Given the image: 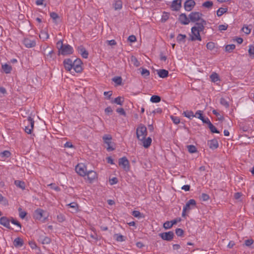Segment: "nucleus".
Returning <instances> with one entry per match:
<instances>
[{"label":"nucleus","instance_id":"8","mask_svg":"<svg viewBox=\"0 0 254 254\" xmlns=\"http://www.w3.org/2000/svg\"><path fill=\"white\" fill-rule=\"evenodd\" d=\"M202 16V14L199 12H191L189 15V17L190 21L195 22L200 20Z\"/></svg>","mask_w":254,"mask_h":254},{"label":"nucleus","instance_id":"34","mask_svg":"<svg viewBox=\"0 0 254 254\" xmlns=\"http://www.w3.org/2000/svg\"><path fill=\"white\" fill-rule=\"evenodd\" d=\"M236 46L234 44L227 45L225 46V51L231 53L235 49Z\"/></svg>","mask_w":254,"mask_h":254},{"label":"nucleus","instance_id":"13","mask_svg":"<svg viewBox=\"0 0 254 254\" xmlns=\"http://www.w3.org/2000/svg\"><path fill=\"white\" fill-rule=\"evenodd\" d=\"M195 4V2L193 0H187L184 3V7L186 10L190 11L192 10Z\"/></svg>","mask_w":254,"mask_h":254},{"label":"nucleus","instance_id":"28","mask_svg":"<svg viewBox=\"0 0 254 254\" xmlns=\"http://www.w3.org/2000/svg\"><path fill=\"white\" fill-rule=\"evenodd\" d=\"M10 222L13 224L18 226V229L16 231L18 232L21 228V225L19 222L14 219L13 217L10 218Z\"/></svg>","mask_w":254,"mask_h":254},{"label":"nucleus","instance_id":"22","mask_svg":"<svg viewBox=\"0 0 254 254\" xmlns=\"http://www.w3.org/2000/svg\"><path fill=\"white\" fill-rule=\"evenodd\" d=\"M157 74L160 77L165 78L168 76L169 72L166 69H159L157 70Z\"/></svg>","mask_w":254,"mask_h":254},{"label":"nucleus","instance_id":"62","mask_svg":"<svg viewBox=\"0 0 254 254\" xmlns=\"http://www.w3.org/2000/svg\"><path fill=\"white\" fill-rule=\"evenodd\" d=\"M116 111L117 113H118L120 115H123L125 116L126 115V112L125 111L124 109L122 108H118L116 110Z\"/></svg>","mask_w":254,"mask_h":254},{"label":"nucleus","instance_id":"45","mask_svg":"<svg viewBox=\"0 0 254 254\" xmlns=\"http://www.w3.org/2000/svg\"><path fill=\"white\" fill-rule=\"evenodd\" d=\"M40 38H43L45 39H48L49 37V35L47 31H42L41 32V34L39 35Z\"/></svg>","mask_w":254,"mask_h":254},{"label":"nucleus","instance_id":"48","mask_svg":"<svg viewBox=\"0 0 254 254\" xmlns=\"http://www.w3.org/2000/svg\"><path fill=\"white\" fill-rule=\"evenodd\" d=\"M115 237L116 238V240L118 242H123L125 241L124 237L123 235L120 234H115Z\"/></svg>","mask_w":254,"mask_h":254},{"label":"nucleus","instance_id":"29","mask_svg":"<svg viewBox=\"0 0 254 254\" xmlns=\"http://www.w3.org/2000/svg\"><path fill=\"white\" fill-rule=\"evenodd\" d=\"M113 5L115 10L120 9L122 7V1L120 0H116Z\"/></svg>","mask_w":254,"mask_h":254},{"label":"nucleus","instance_id":"20","mask_svg":"<svg viewBox=\"0 0 254 254\" xmlns=\"http://www.w3.org/2000/svg\"><path fill=\"white\" fill-rule=\"evenodd\" d=\"M77 50L83 58L87 59L88 56V53L83 46L78 47Z\"/></svg>","mask_w":254,"mask_h":254},{"label":"nucleus","instance_id":"49","mask_svg":"<svg viewBox=\"0 0 254 254\" xmlns=\"http://www.w3.org/2000/svg\"><path fill=\"white\" fill-rule=\"evenodd\" d=\"M172 226H172V225H171V221H169L165 222L163 224V227L165 229H170L172 227Z\"/></svg>","mask_w":254,"mask_h":254},{"label":"nucleus","instance_id":"54","mask_svg":"<svg viewBox=\"0 0 254 254\" xmlns=\"http://www.w3.org/2000/svg\"><path fill=\"white\" fill-rule=\"evenodd\" d=\"M18 211L19 212V217L23 219L26 215L27 213L24 211H22L21 208H19Z\"/></svg>","mask_w":254,"mask_h":254},{"label":"nucleus","instance_id":"61","mask_svg":"<svg viewBox=\"0 0 254 254\" xmlns=\"http://www.w3.org/2000/svg\"><path fill=\"white\" fill-rule=\"evenodd\" d=\"M53 53L54 52L53 50L49 51L48 54H47L46 56V58L50 60L54 59Z\"/></svg>","mask_w":254,"mask_h":254},{"label":"nucleus","instance_id":"1","mask_svg":"<svg viewBox=\"0 0 254 254\" xmlns=\"http://www.w3.org/2000/svg\"><path fill=\"white\" fill-rule=\"evenodd\" d=\"M195 23V25L191 28L192 36L190 38L191 41H201L200 36V32L203 31L204 26L206 25V21L203 19H201Z\"/></svg>","mask_w":254,"mask_h":254},{"label":"nucleus","instance_id":"18","mask_svg":"<svg viewBox=\"0 0 254 254\" xmlns=\"http://www.w3.org/2000/svg\"><path fill=\"white\" fill-rule=\"evenodd\" d=\"M179 21L181 24L184 25H187L190 22L189 17H187L186 14L185 13H182L179 15Z\"/></svg>","mask_w":254,"mask_h":254},{"label":"nucleus","instance_id":"11","mask_svg":"<svg viewBox=\"0 0 254 254\" xmlns=\"http://www.w3.org/2000/svg\"><path fill=\"white\" fill-rule=\"evenodd\" d=\"M196 201L193 199L189 200L184 207V211H189L191 209L195 207Z\"/></svg>","mask_w":254,"mask_h":254},{"label":"nucleus","instance_id":"2","mask_svg":"<svg viewBox=\"0 0 254 254\" xmlns=\"http://www.w3.org/2000/svg\"><path fill=\"white\" fill-rule=\"evenodd\" d=\"M57 47L59 50V55H68L72 54L73 51L71 46L68 44H63L62 40H60L57 43Z\"/></svg>","mask_w":254,"mask_h":254},{"label":"nucleus","instance_id":"5","mask_svg":"<svg viewBox=\"0 0 254 254\" xmlns=\"http://www.w3.org/2000/svg\"><path fill=\"white\" fill-rule=\"evenodd\" d=\"M75 171L81 176H85L87 171L86 167L83 164H78L75 167Z\"/></svg>","mask_w":254,"mask_h":254},{"label":"nucleus","instance_id":"50","mask_svg":"<svg viewBox=\"0 0 254 254\" xmlns=\"http://www.w3.org/2000/svg\"><path fill=\"white\" fill-rule=\"evenodd\" d=\"M48 186H50L51 189H52L57 191H59L61 190V189L60 188V187H59L58 186H57L54 183H52L51 184H49Z\"/></svg>","mask_w":254,"mask_h":254},{"label":"nucleus","instance_id":"21","mask_svg":"<svg viewBox=\"0 0 254 254\" xmlns=\"http://www.w3.org/2000/svg\"><path fill=\"white\" fill-rule=\"evenodd\" d=\"M208 145L212 149H216L218 147V143L217 140L213 139L208 141Z\"/></svg>","mask_w":254,"mask_h":254},{"label":"nucleus","instance_id":"36","mask_svg":"<svg viewBox=\"0 0 254 254\" xmlns=\"http://www.w3.org/2000/svg\"><path fill=\"white\" fill-rule=\"evenodd\" d=\"M248 52L250 57L252 58H254V45H251L249 46Z\"/></svg>","mask_w":254,"mask_h":254},{"label":"nucleus","instance_id":"44","mask_svg":"<svg viewBox=\"0 0 254 254\" xmlns=\"http://www.w3.org/2000/svg\"><path fill=\"white\" fill-rule=\"evenodd\" d=\"M132 215L136 218H139L143 217V215L139 211L134 210L132 212Z\"/></svg>","mask_w":254,"mask_h":254},{"label":"nucleus","instance_id":"59","mask_svg":"<svg viewBox=\"0 0 254 254\" xmlns=\"http://www.w3.org/2000/svg\"><path fill=\"white\" fill-rule=\"evenodd\" d=\"M51 242V239L48 237H45L42 240V243L43 244H49Z\"/></svg>","mask_w":254,"mask_h":254},{"label":"nucleus","instance_id":"42","mask_svg":"<svg viewBox=\"0 0 254 254\" xmlns=\"http://www.w3.org/2000/svg\"><path fill=\"white\" fill-rule=\"evenodd\" d=\"M211 81L213 82H216L219 80L218 74L215 72L213 73L210 76Z\"/></svg>","mask_w":254,"mask_h":254},{"label":"nucleus","instance_id":"3","mask_svg":"<svg viewBox=\"0 0 254 254\" xmlns=\"http://www.w3.org/2000/svg\"><path fill=\"white\" fill-rule=\"evenodd\" d=\"M136 135L138 139L143 140L147 135V128L142 124H140L136 129Z\"/></svg>","mask_w":254,"mask_h":254},{"label":"nucleus","instance_id":"19","mask_svg":"<svg viewBox=\"0 0 254 254\" xmlns=\"http://www.w3.org/2000/svg\"><path fill=\"white\" fill-rule=\"evenodd\" d=\"M45 212L42 209L38 208L34 212V217L36 219L40 220L42 217H45Z\"/></svg>","mask_w":254,"mask_h":254},{"label":"nucleus","instance_id":"39","mask_svg":"<svg viewBox=\"0 0 254 254\" xmlns=\"http://www.w3.org/2000/svg\"><path fill=\"white\" fill-rule=\"evenodd\" d=\"M10 155V152L8 150H5L0 153V156L1 158H8Z\"/></svg>","mask_w":254,"mask_h":254},{"label":"nucleus","instance_id":"38","mask_svg":"<svg viewBox=\"0 0 254 254\" xmlns=\"http://www.w3.org/2000/svg\"><path fill=\"white\" fill-rule=\"evenodd\" d=\"M139 70H141V74L143 76L145 77L148 76L150 74L149 71L146 69L140 68Z\"/></svg>","mask_w":254,"mask_h":254},{"label":"nucleus","instance_id":"33","mask_svg":"<svg viewBox=\"0 0 254 254\" xmlns=\"http://www.w3.org/2000/svg\"><path fill=\"white\" fill-rule=\"evenodd\" d=\"M187 36L185 34H180L178 35L177 37V40L178 42H185V39L186 38Z\"/></svg>","mask_w":254,"mask_h":254},{"label":"nucleus","instance_id":"47","mask_svg":"<svg viewBox=\"0 0 254 254\" xmlns=\"http://www.w3.org/2000/svg\"><path fill=\"white\" fill-rule=\"evenodd\" d=\"M169 13L164 12L162 16L161 21L163 22H166L169 19Z\"/></svg>","mask_w":254,"mask_h":254},{"label":"nucleus","instance_id":"51","mask_svg":"<svg viewBox=\"0 0 254 254\" xmlns=\"http://www.w3.org/2000/svg\"><path fill=\"white\" fill-rule=\"evenodd\" d=\"M207 49L212 50L215 48V44L213 42H209L206 44Z\"/></svg>","mask_w":254,"mask_h":254},{"label":"nucleus","instance_id":"58","mask_svg":"<svg viewBox=\"0 0 254 254\" xmlns=\"http://www.w3.org/2000/svg\"><path fill=\"white\" fill-rule=\"evenodd\" d=\"M228 24L219 25L218 26V29L220 31L226 30L228 28Z\"/></svg>","mask_w":254,"mask_h":254},{"label":"nucleus","instance_id":"4","mask_svg":"<svg viewBox=\"0 0 254 254\" xmlns=\"http://www.w3.org/2000/svg\"><path fill=\"white\" fill-rule=\"evenodd\" d=\"M104 142L107 145V149L108 151H113L115 148L111 146L112 137L110 134H105L103 136Z\"/></svg>","mask_w":254,"mask_h":254},{"label":"nucleus","instance_id":"24","mask_svg":"<svg viewBox=\"0 0 254 254\" xmlns=\"http://www.w3.org/2000/svg\"><path fill=\"white\" fill-rule=\"evenodd\" d=\"M140 140L142 142L143 146L146 148L150 146L152 142V139L150 137H148L147 139L144 138L143 140Z\"/></svg>","mask_w":254,"mask_h":254},{"label":"nucleus","instance_id":"14","mask_svg":"<svg viewBox=\"0 0 254 254\" xmlns=\"http://www.w3.org/2000/svg\"><path fill=\"white\" fill-rule=\"evenodd\" d=\"M64 67L67 71H71L73 69V61L70 59H66L63 62Z\"/></svg>","mask_w":254,"mask_h":254},{"label":"nucleus","instance_id":"55","mask_svg":"<svg viewBox=\"0 0 254 254\" xmlns=\"http://www.w3.org/2000/svg\"><path fill=\"white\" fill-rule=\"evenodd\" d=\"M175 233L178 236H182L184 234V231L181 228L176 229Z\"/></svg>","mask_w":254,"mask_h":254},{"label":"nucleus","instance_id":"16","mask_svg":"<svg viewBox=\"0 0 254 254\" xmlns=\"http://www.w3.org/2000/svg\"><path fill=\"white\" fill-rule=\"evenodd\" d=\"M10 219L5 216L0 218V224L9 229H11L10 226Z\"/></svg>","mask_w":254,"mask_h":254},{"label":"nucleus","instance_id":"30","mask_svg":"<svg viewBox=\"0 0 254 254\" xmlns=\"http://www.w3.org/2000/svg\"><path fill=\"white\" fill-rule=\"evenodd\" d=\"M124 98L121 96H119L114 99L113 102L118 105H122L124 103Z\"/></svg>","mask_w":254,"mask_h":254},{"label":"nucleus","instance_id":"57","mask_svg":"<svg viewBox=\"0 0 254 254\" xmlns=\"http://www.w3.org/2000/svg\"><path fill=\"white\" fill-rule=\"evenodd\" d=\"M0 202L2 203L4 205L8 204V201L0 193Z\"/></svg>","mask_w":254,"mask_h":254},{"label":"nucleus","instance_id":"46","mask_svg":"<svg viewBox=\"0 0 254 254\" xmlns=\"http://www.w3.org/2000/svg\"><path fill=\"white\" fill-rule=\"evenodd\" d=\"M113 81H114L118 85H121L122 81V79L120 76H116L113 78Z\"/></svg>","mask_w":254,"mask_h":254},{"label":"nucleus","instance_id":"17","mask_svg":"<svg viewBox=\"0 0 254 254\" xmlns=\"http://www.w3.org/2000/svg\"><path fill=\"white\" fill-rule=\"evenodd\" d=\"M182 0H174L172 3L171 8L174 11H178L181 7Z\"/></svg>","mask_w":254,"mask_h":254},{"label":"nucleus","instance_id":"35","mask_svg":"<svg viewBox=\"0 0 254 254\" xmlns=\"http://www.w3.org/2000/svg\"><path fill=\"white\" fill-rule=\"evenodd\" d=\"M161 101V97L158 95H153L150 98V101L152 103H158Z\"/></svg>","mask_w":254,"mask_h":254},{"label":"nucleus","instance_id":"26","mask_svg":"<svg viewBox=\"0 0 254 254\" xmlns=\"http://www.w3.org/2000/svg\"><path fill=\"white\" fill-rule=\"evenodd\" d=\"M2 69L5 73H9L12 69V67L9 64H6L2 65Z\"/></svg>","mask_w":254,"mask_h":254},{"label":"nucleus","instance_id":"40","mask_svg":"<svg viewBox=\"0 0 254 254\" xmlns=\"http://www.w3.org/2000/svg\"><path fill=\"white\" fill-rule=\"evenodd\" d=\"M208 126L210 131L212 133H219V131L217 129V128L215 127L214 126H213V125L211 123H210Z\"/></svg>","mask_w":254,"mask_h":254},{"label":"nucleus","instance_id":"32","mask_svg":"<svg viewBox=\"0 0 254 254\" xmlns=\"http://www.w3.org/2000/svg\"><path fill=\"white\" fill-rule=\"evenodd\" d=\"M188 151L190 153H193L197 152L196 147L193 145H189L187 146Z\"/></svg>","mask_w":254,"mask_h":254},{"label":"nucleus","instance_id":"63","mask_svg":"<svg viewBox=\"0 0 254 254\" xmlns=\"http://www.w3.org/2000/svg\"><path fill=\"white\" fill-rule=\"evenodd\" d=\"M200 198L203 201H206L209 199V196L208 194L206 193H202L201 195Z\"/></svg>","mask_w":254,"mask_h":254},{"label":"nucleus","instance_id":"56","mask_svg":"<svg viewBox=\"0 0 254 254\" xmlns=\"http://www.w3.org/2000/svg\"><path fill=\"white\" fill-rule=\"evenodd\" d=\"M171 118L173 123L176 125L178 124L180 122V119L177 117L172 116H171Z\"/></svg>","mask_w":254,"mask_h":254},{"label":"nucleus","instance_id":"27","mask_svg":"<svg viewBox=\"0 0 254 254\" xmlns=\"http://www.w3.org/2000/svg\"><path fill=\"white\" fill-rule=\"evenodd\" d=\"M183 115L189 119H191V117H196V115H193V113L191 111H184L183 113Z\"/></svg>","mask_w":254,"mask_h":254},{"label":"nucleus","instance_id":"41","mask_svg":"<svg viewBox=\"0 0 254 254\" xmlns=\"http://www.w3.org/2000/svg\"><path fill=\"white\" fill-rule=\"evenodd\" d=\"M220 104L225 106L226 108L229 107V104L228 102L224 98H221L220 100Z\"/></svg>","mask_w":254,"mask_h":254},{"label":"nucleus","instance_id":"7","mask_svg":"<svg viewBox=\"0 0 254 254\" xmlns=\"http://www.w3.org/2000/svg\"><path fill=\"white\" fill-rule=\"evenodd\" d=\"M119 165L122 166L124 170L126 171H128L129 169V161L126 157L119 159Z\"/></svg>","mask_w":254,"mask_h":254},{"label":"nucleus","instance_id":"43","mask_svg":"<svg viewBox=\"0 0 254 254\" xmlns=\"http://www.w3.org/2000/svg\"><path fill=\"white\" fill-rule=\"evenodd\" d=\"M131 63L136 67H138L140 65V63L138 62L137 59L134 56H132L131 57Z\"/></svg>","mask_w":254,"mask_h":254},{"label":"nucleus","instance_id":"60","mask_svg":"<svg viewBox=\"0 0 254 254\" xmlns=\"http://www.w3.org/2000/svg\"><path fill=\"white\" fill-rule=\"evenodd\" d=\"M202 111L200 110L197 111L195 115H196L195 117H197L198 119L201 120V119L203 118V116H202Z\"/></svg>","mask_w":254,"mask_h":254},{"label":"nucleus","instance_id":"10","mask_svg":"<svg viewBox=\"0 0 254 254\" xmlns=\"http://www.w3.org/2000/svg\"><path fill=\"white\" fill-rule=\"evenodd\" d=\"M27 122H28V124L30 125V126H28L25 127V131L28 134H31L32 131L33 129L34 121L31 117H29L28 118Z\"/></svg>","mask_w":254,"mask_h":254},{"label":"nucleus","instance_id":"52","mask_svg":"<svg viewBox=\"0 0 254 254\" xmlns=\"http://www.w3.org/2000/svg\"><path fill=\"white\" fill-rule=\"evenodd\" d=\"M69 207L73 209L74 210L77 211L78 205L76 202H71L67 205Z\"/></svg>","mask_w":254,"mask_h":254},{"label":"nucleus","instance_id":"9","mask_svg":"<svg viewBox=\"0 0 254 254\" xmlns=\"http://www.w3.org/2000/svg\"><path fill=\"white\" fill-rule=\"evenodd\" d=\"M82 62L80 59H76L73 62V69L76 72H80L82 70Z\"/></svg>","mask_w":254,"mask_h":254},{"label":"nucleus","instance_id":"31","mask_svg":"<svg viewBox=\"0 0 254 254\" xmlns=\"http://www.w3.org/2000/svg\"><path fill=\"white\" fill-rule=\"evenodd\" d=\"M228 10L227 8L220 7L217 11V15L218 17L221 16L224 13H226Z\"/></svg>","mask_w":254,"mask_h":254},{"label":"nucleus","instance_id":"64","mask_svg":"<svg viewBox=\"0 0 254 254\" xmlns=\"http://www.w3.org/2000/svg\"><path fill=\"white\" fill-rule=\"evenodd\" d=\"M254 243V241L253 239H248L245 241V245L246 246L250 247Z\"/></svg>","mask_w":254,"mask_h":254},{"label":"nucleus","instance_id":"6","mask_svg":"<svg viewBox=\"0 0 254 254\" xmlns=\"http://www.w3.org/2000/svg\"><path fill=\"white\" fill-rule=\"evenodd\" d=\"M159 236L163 240L167 241H171L174 237V233L173 231H169L168 232H163L159 234Z\"/></svg>","mask_w":254,"mask_h":254},{"label":"nucleus","instance_id":"25","mask_svg":"<svg viewBox=\"0 0 254 254\" xmlns=\"http://www.w3.org/2000/svg\"><path fill=\"white\" fill-rule=\"evenodd\" d=\"M14 184L16 187L21 189L22 190H25V184L23 181L20 180H16L14 182Z\"/></svg>","mask_w":254,"mask_h":254},{"label":"nucleus","instance_id":"23","mask_svg":"<svg viewBox=\"0 0 254 254\" xmlns=\"http://www.w3.org/2000/svg\"><path fill=\"white\" fill-rule=\"evenodd\" d=\"M24 242L23 240L19 238H16L13 241V245L15 247H21L23 245Z\"/></svg>","mask_w":254,"mask_h":254},{"label":"nucleus","instance_id":"15","mask_svg":"<svg viewBox=\"0 0 254 254\" xmlns=\"http://www.w3.org/2000/svg\"><path fill=\"white\" fill-rule=\"evenodd\" d=\"M86 176H87V180L90 183L97 178V174L94 171H87Z\"/></svg>","mask_w":254,"mask_h":254},{"label":"nucleus","instance_id":"53","mask_svg":"<svg viewBox=\"0 0 254 254\" xmlns=\"http://www.w3.org/2000/svg\"><path fill=\"white\" fill-rule=\"evenodd\" d=\"M242 30L246 34H249L251 33V29L248 26H244L242 29Z\"/></svg>","mask_w":254,"mask_h":254},{"label":"nucleus","instance_id":"37","mask_svg":"<svg viewBox=\"0 0 254 254\" xmlns=\"http://www.w3.org/2000/svg\"><path fill=\"white\" fill-rule=\"evenodd\" d=\"M213 4L212 1H206L202 3V6L207 8H211L213 6Z\"/></svg>","mask_w":254,"mask_h":254},{"label":"nucleus","instance_id":"12","mask_svg":"<svg viewBox=\"0 0 254 254\" xmlns=\"http://www.w3.org/2000/svg\"><path fill=\"white\" fill-rule=\"evenodd\" d=\"M23 43L27 48H33L36 45V41L28 38H25L23 41Z\"/></svg>","mask_w":254,"mask_h":254}]
</instances>
